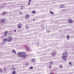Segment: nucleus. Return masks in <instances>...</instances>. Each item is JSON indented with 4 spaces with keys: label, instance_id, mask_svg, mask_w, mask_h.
I'll return each instance as SVG.
<instances>
[{
    "label": "nucleus",
    "instance_id": "2eb2a0df",
    "mask_svg": "<svg viewBox=\"0 0 74 74\" xmlns=\"http://www.w3.org/2000/svg\"><path fill=\"white\" fill-rule=\"evenodd\" d=\"M5 21V20L3 19L2 20V22H4Z\"/></svg>",
    "mask_w": 74,
    "mask_h": 74
},
{
    "label": "nucleus",
    "instance_id": "f3484780",
    "mask_svg": "<svg viewBox=\"0 0 74 74\" xmlns=\"http://www.w3.org/2000/svg\"><path fill=\"white\" fill-rule=\"evenodd\" d=\"M21 9H22V8H23V6H21Z\"/></svg>",
    "mask_w": 74,
    "mask_h": 74
},
{
    "label": "nucleus",
    "instance_id": "dca6fc26",
    "mask_svg": "<svg viewBox=\"0 0 74 74\" xmlns=\"http://www.w3.org/2000/svg\"><path fill=\"white\" fill-rule=\"evenodd\" d=\"M29 68H30V69H33V67L31 66V67H30Z\"/></svg>",
    "mask_w": 74,
    "mask_h": 74
},
{
    "label": "nucleus",
    "instance_id": "0eeeda50",
    "mask_svg": "<svg viewBox=\"0 0 74 74\" xmlns=\"http://www.w3.org/2000/svg\"><path fill=\"white\" fill-rule=\"evenodd\" d=\"M26 18H29V15L27 14L25 15Z\"/></svg>",
    "mask_w": 74,
    "mask_h": 74
},
{
    "label": "nucleus",
    "instance_id": "f8f14e48",
    "mask_svg": "<svg viewBox=\"0 0 74 74\" xmlns=\"http://www.w3.org/2000/svg\"><path fill=\"white\" fill-rule=\"evenodd\" d=\"M16 73V72H15V71H13L12 72V74H15Z\"/></svg>",
    "mask_w": 74,
    "mask_h": 74
},
{
    "label": "nucleus",
    "instance_id": "5701e85b",
    "mask_svg": "<svg viewBox=\"0 0 74 74\" xmlns=\"http://www.w3.org/2000/svg\"><path fill=\"white\" fill-rule=\"evenodd\" d=\"M2 71L1 70H0V72H1Z\"/></svg>",
    "mask_w": 74,
    "mask_h": 74
},
{
    "label": "nucleus",
    "instance_id": "cd10ccee",
    "mask_svg": "<svg viewBox=\"0 0 74 74\" xmlns=\"http://www.w3.org/2000/svg\"><path fill=\"white\" fill-rule=\"evenodd\" d=\"M49 68H51V67H50V66H49Z\"/></svg>",
    "mask_w": 74,
    "mask_h": 74
},
{
    "label": "nucleus",
    "instance_id": "9d476101",
    "mask_svg": "<svg viewBox=\"0 0 74 74\" xmlns=\"http://www.w3.org/2000/svg\"><path fill=\"white\" fill-rule=\"evenodd\" d=\"M32 13L33 14H35V13H36V11H35L34 10L32 12Z\"/></svg>",
    "mask_w": 74,
    "mask_h": 74
},
{
    "label": "nucleus",
    "instance_id": "6e6552de",
    "mask_svg": "<svg viewBox=\"0 0 74 74\" xmlns=\"http://www.w3.org/2000/svg\"><path fill=\"white\" fill-rule=\"evenodd\" d=\"M7 39L5 38L3 40V41H5L6 42H7Z\"/></svg>",
    "mask_w": 74,
    "mask_h": 74
},
{
    "label": "nucleus",
    "instance_id": "f03ea898",
    "mask_svg": "<svg viewBox=\"0 0 74 74\" xmlns=\"http://www.w3.org/2000/svg\"><path fill=\"white\" fill-rule=\"evenodd\" d=\"M62 55L63 56L62 58L64 59L65 58H67V55H66V53H63Z\"/></svg>",
    "mask_w": 74,
    "mask_h": 74
},
{
    "label": "nucleus",
    "instance_id": "ddd939ff",
    "mask_svg": "<svg viewBox=\"0 0 74 74\" xmlns=\"http://www.w3.org/2000/svg\"><path fill=\"white\" fill-rule=\"evenodd\" d=\"M50 13H51V14H54L53 12H51V11L50 12Z\"/></svg>",
    "mask_w": 74,
    "mask_h": 74
},
{
    "label": "nucleus",
    "instance_id": "f257e3e1",
    "mask_svg": "<svg viewBox=\"0 0 74 74\" xmlns=\"http://www.w3.org/2000/svg\"><path fill=\"white\" fill-rule=\"evenodd\" d=\"M18 56L19 57H23V58H25L26 56V55H25V53H18Z\"/></svg>",
    "mask_w": 74,
    "mask_h": 74
},
{
    "label": "nucleus",
    "instance_id": "20e7f679",
    "mask_svg": "<svg viewBox=\"0 0 74 74\" xmlns=\"http://www.w3.org/2000/svg\"><path fill=\"white\" fill-rule=\"evenodd\" d=\"M68 22L69 23H72L73 22V21L71 19H69L68 20Z\"/></svg>",
    "mask_w": 74,
    "mask_h": 74
},
{
    "label": "nucleus",
    "instance_id": "aec40b11",
    "mask_svg": "<svg viewBox=\"0 0 74 74\" xmlns=\"http://www.w3.org/2000/svg\"><path fill=\"white\" fill-rule=\"evenodd\" d=\"M60 67L61 68H62V65H60Z\"/></svg>",
    "mask_w": 74,
    "mask_h": 74
},
{
    "label": "nucleus",
    "instance_id": "6ab92c4d",
    "mask_svg": "<svg viewBox=\"0 0 74 74\" xmlns=\"http://www.w3.org/2000/svg\"><path fill=\"white\" fill-rule=\"evenodd\" d=\"M5 14V12H4L3 13V14L4 15V14Z\"/></svg>",
    "mask_w": 74,
    "mask_h": 74
},
{
    "label": "nucleus",
    "instance_id": "423d86ee",
    "mask_svg": "<svg viewBox=\"0 0 74 74\" xmlns=\"http://www.w3.org/2000/svg\"><path fill=\"white\" fill-rule=\"evenodd\" d=\"M7 33H8V32L7 31H6L4 33V36H5V37L7 36Z\"/></svg>",
    "mask_w": 74,
    "mask_h": 74
},
{
    "label": "nucleus",
    "instance_id": "1a4fd4ad",
    "mask_svg": "<svg viewBox=\"0 0 74 74\" xmlns=\"http://www.w3.org/2000/svg\"><path fill=\"white\" fill-rule=\"evenodd\" d=\"M69 36H67V40H69Z\"/></svg>",
    "mask_w": 74,
    "mask_h": 74
},
{
    "label": "nucleus",
    "instance_id": "4be33fe9",
    "mask_svg": "<svg viewBox=\"0 0 74 74\" xmlns=\"http://www.w3.org/2000/svg\"><path fill=\"white\" fill-rule=\"evenodd\" d=\"M31 1V0H29V3H30V1Z\"/></svg>",
    "mask_w": 74,
    "mask_h": 74
},
{
    "label": "nucleus",
    "instance_id": "412c9836",
    "mask_svg": "<svg viewBox=\"0 0 74 74\" xmlns=\"http://www.w3.org/2000/svg\"><path fill=\"white\" fill-rule=\"evenodd\" d=\"M30 2H29L28 3V5H30Z\"/></svg>",
    "mask_w": 74,
    "mask_h": 74
},
{
    "label": "nucleus",
    "instance_id": "7ed1b4c3",
    "mask_svg": "<svg viewBox=\"0 0 74 74\" xmlns=\"http://www.w3.org/2000/svg\"><path fill=\"white\" fill-rule=\"evenodd\" d=\"M12 37H9V38L8 40V42H10V41H11L12 40Z\"/></svg>",
    "mask_w": 74,
    "mask_h": 74
},
{
    "label": "nucleus",
    "instance_id": "9b49d317",
    "mask_svg": "<svg viewBox=\"0 0 74 74\" xmlns=\"http://www.w3.org/2000/svg\"><path fill=\"white\" fill-rule=\"evenodd\" d=\"M13 52H14V53H15V54H16V51L14 50H13Z\"/></svg>",
    "mask_w": 74,
    "mask_h": 74
},
{
    "label": "nucleus",
    "instance_id": "4468645a",
    "mask_svg": "<svg viewBox=\"0 0 74 74\" xmlns=\"http://www.w3.org/2000/svg\"><path fill=\"white\" fill-rule=\"evenodd\" d=\"M69 64H71L70 65L71 66V65H72V64H71V62H69Z\"/></svg>",
    "mask_w": 74,
    "mask_h": 74
},
{
    "label": "nucleus",
    "instance_id": "bb28decb",
    "mask_svg": "<svg viewBox=\"0 0 74 74\" xmlns=\"http://www.w3.org/2000/svg\"><path fill=\"white\" fill-rule=\"evenodd\" d=\"M14 32H16V30H14Z\"/></svg>",
    "mask_w": 74,
    "mask_h": 74
},
{
    "label": "nucleus",
    "instance_id": "a878e982",
    "mask_svg": "<svg viewBox=\"0 0 74 74\" xmlns=\"http://www.w3.org/2000/svg\"><path fill=\"white\" fill-rule=\"evenodd\" d=\"M6 69V68H4V70H5Z\"/></svg>",
    "mask_w": 74,
    "mask_h": 74
},
{
    "label": "nucleus",
    "instance_id": "39448f33",
    "mask_svg": "<svg viewBox=\"0 0 74 74\" xmlns=\"http://www.w3.org/2000/svg\"><path fill=\"white\" fill-rule=\"evenodd\" d=\"M22 27V25L21 24H19L18 25V27L19 28H21Z\"/></svg>",
    "mask_w": 74,
    "mask_h": 74
},
{
    "label": "nucleus",
    "instance_id": "b1692460",
    "mask_svg": "<svg viewBox=\"0 0 74 74\" xmlns=\"http://www.w3.org/2000/svg\"><path fill=\"white\" fill-rule=\"evenodd\" d=\"M50 63H51V64H52V62H51Z\"/></svg>",
    "mask_w": 74,
    "mask_h": 74
},
{
    "label": "nucleus",
    "instance_id": "a211bd4d",
    "mask_svg": "<svg viewBox=\"0 0 74 74\" xmlns=\"http://www.w3.org/2000/svg\"><path fill=\"white\" fill-rule=\"evenodd\" d=\"M20 14H22V12H20Z\"/></svg>",
    "mask_w": 74,
    "mask_h": 74
},
{
    "label": "nucleus",
    "instance_id": "393cba45",
    "mask_svg": "<svg viewBox=\"0 0 74 74\" xmlns=\"http://www.w3.org/2000/svg\"><path fill=\"white\" fill-rule=\"evenodd\" d=\"M50 74H53V73H51Z\"/></svg>",
    "mask_w": 74,
    "mask_h": 74
}]
</instances>
